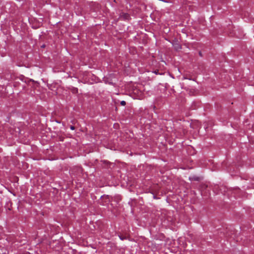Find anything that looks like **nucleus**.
I'll return each instance as SVG.
<instances>
[{
  "label": "nucleus",
  "mask_w": 254,
  "mask_h": 254,
  "mask_svg": "<svg viewBox=\"0 0 254 254\" xmlns=\"http://www.w3.org/2000/svg\"><path fill=\"white\" fill-rule=\"evenodd\" d=\"M30 254V253H29V252H26V253H24V254Z\"/></svg>",
  "instance_id": "nucleus-5"
},
{
  "label": "nucleus",
  "mask_w": 254,
  "mask_h": 254,
  "mask_svg": "<svg viewBox=\"0 0 254 254\" xmlns=\"http://www.w3.org/2000/svg\"><path fill=\"white\" fill-rule=\"evenodd\" d=\"M199 55H200V56H201V53H200V52H199Z\"/></svg>",
  "instance_id": "nucleus-6"
},
{
  "label": "nucleus",
  "mask_w": 254,
  "mask_h": 254,
  "mask_svg": "<svg viewBox=\"0 0 254 254\" xmlns=\"http://www.w3.org/2000/svg\"><path fill=\"white\" fill-rule=\"evenodd\" d=\"M129 15L127 13H122L120 15V18L123 20H128L129 18Z\"/></svg>",
  "instance_id": "nucleus-1"
},
{
  "label": "nucleus",
  "mask_w": 254,
  "mask_h": 254,
  "mask_svg": "<svg viewBox=\"0 0 254 254\" xmlns=\"http://www.w3.org/2000/svg\"><path fill=\"white\" fill-rule=\"evenodd\" d=\"M70 128L71 129H72V130H74V129H75V127H74V126H71L70 127Z\"/></svg>",
  "instance_id": "nucleus-4"
},
{
  "label": "nucleus",
  "mask_w": 254,
  "mask_h": 254,
  "mask_svg": "<svg viewBox=\"0 0 254 254\" xmlns=\"http://www.w3.org/2000/svg\"><path fill=\"white\" fill-rule=\"evenodd\" d=\"M121 105L122 106H125L126 105V102L125 101H122L121 102Z\"/></svg>",
  "instance_id": "nucleus-3"
},
{
  "label": "nucleus",
  "mask_w": 254,
  "mask_h": 254,
  "mask_svg": "<svg viewBox=\"0 0 254 254\" xmlns=\"http://www.w3.org/2000/svg\"><path fill=\"white\" fill-rule=\"evenodd\" d=\"M71 91L72 93H77V92H78V89L77 88H75V87H72V89H71Z\"/></svg>",
  "instance_id": "nucleus-2"
}]
</instances>
